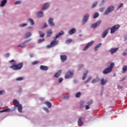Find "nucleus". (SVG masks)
<instances>
[{
	"label": "nucleus",
	"instance_id": "obj_1",
	"mask_svg": "<svg viewBox=\"0 0 127 127\" xmlns=\"http://www.w3.org/2000/svg\"><path fill=\"white\" fill-rule=\"evenodd\" d=\"M63 34H64V32H63V31H61L58 34H56L54 40L51 42L50 45L47 46V48H52V47L58 45V44H59V41H57V38H59L61 35H63Z\"/></svg>",
	"mask_w": 127,
	"mask_h": 127
},
{
	"label": "nucleus",
	"instance_id": "obj_2",
	"mask_svg": "<svg viewBox=\"0 0 127 127\" xmlns=\"http://www.w3.org/2000/svg\"><path fill=\"white\" fill-rule=\"evenodd\" d=\"M9 62L10 63H11V64H12L10 66V68L11 69H12L13 70H20V69H21V68H22L23 66V63H20L17 64H15L16 63L13 60L10 61Z\"/></svg>",
	"mask_w": 127,
	"mask_h": 127
},
{
	"label": "nucleus",
	"instance_id": "obj_3",
	"mask_svg": "<svg viewBox=\"0 0 127 127\" xmlns=\"http://www.w3.org/2000/svg\"><path fill=\"white\" fill-rule=\"evenodd\" d=\"M111 72H112V64H110L109 67L104 69L102 73L104 75H106L107 74H109V73H111Z\"/></svg>",
	"mask_w": 127,
	"mask_h": 127
},
{
	"label": "nucleus",
	"instance_id": "obj_4",
	"mask_svg": "<svg viewBox=\"0 0 127 127\" xmlns=\"http://www.w3.org/2000/svg\"><path fill=\"white\" fill-rule=\"evenodd\" d=\"M73 74H74V71L69 70L66 72V73L65 75V79H69V78H71V77L73 76Z\"/></svg>",
	"mask_w": 127,
	"mask_h": 127
},
{
	"label": "nucleus",
	"instance_id": "obj_5",
	"mask_svg": "<svg viewBox=\"0 0 127 127\" xmlns=\"http://www.w3.org/2000/svg\"><path fill=\"white\" fill-rule=\"evenodd\" d=\"M110 30H111V33H112V28H108L103 32L102 35V38H105L107 36Z\"/></svg>",
	"mask_w": 127,
	"mask_h": 127
},
{
	"label": "nucleus",
	"instance_id": "obj_6",
	"mask_svg": "<svg viewBox=\"0 0 127 127\" xmlns=\"http://www.w3.org/2000/svg\"><path fill=\"white\" fill-rule=\"evenodd\" d=\"M112 12V6H109L103 13V15H108Z\"/></svg>",
	"mask_w": 127,
	"mask_h": 127
},
{
	"label": "nucleus",
	"instance_id": "obj_7",
	"mask_svg": "<svg viewBox=\"0 0 127 127\" xmlns=\"http://www.w3.org/2000/svg\"><path fill=\"white\" fill-rule=\"evenodd\" d=\"M120 26L119 24L115 25L114 26L112 27V33H114V32H116L117 30L120 28Z\"/></svg>",
	"mask_w": 127,
	"mask_h": 127
},
{
	"label": "nucleus",
	"instance_id": "obj_8",
	"mask_svg": "<svg viewBox=\"0 0 127 127\" xmlns=\"http://www.w3.org/2000/svg\"><path fill=\"white\" fill-rule=\"evenodd\" d=\"M93 43H94V41H92L89 43H88L86 46L83 49V51H86V50H87V49H88V48H89V47L92 46V45H93Z\"/></svg>",
	"mask_w": 127,
	"mask_h": 127
},
{
	"label": "nucleus",
	"instance_id": "obj_9",
	"mask_svg": "<svg viewBox=\"0 0 127 127\" xmlns=\"http://www.w3.org/2000/svg\"><path fill=\"white\" fill-rule=\"evenodd\" d=\"M101 22H102V21H98L96 23L93 24L90 26L91 28H96V27H98V26L101 24Z\"/></svg>",
	"mask_w": 127,
	"mask_h": 127
},
{
	"label": "nucleus",
	"instance_id": "obj_10",
	"mask_svg": "<svg viewBox=\"0 0 127 127\" xmlns=\"http://www.w3.org/2000/svg\"><path fill=\"white\" fill-rule=\"evenodd\" d=\"M61 60L62 62H65L67 60V56L66 55H62L60 56Z\"/></svg>",
	"mask_w": 127,
	"mask_h": 127
},
{
	"label": "nucleus",
	"instance_id": "obj_11",
	"mask_svg": "<svg viewBox=\"0 0 127 127\" xmlns=\"http://www.w3.org/2000/svg\"><path fill=\"white\" fill-rule=\"evenodd\" d=\"M89 18V14H86L83 17V19H82V21L83 22V24L86 23L87 22V20H88V19Z\"/></svg>",
	"mask_w": 127,
	"mask_h": 127
},
{
	"label": "nucleus",
	"instance_id": "obj_12",
	"mask_svg": "<svg viewBox=\"0 0 127 127\" xmlns=\"http://www.w3.org/2000/svg\"><path fill=\"white\" fill-rule=\"evenodd\" d=\"M31 40V39L28 40L27 41H25L23 43L19 45L18 46V47H22V48L25 47V43L27 42H29V41Z\"/></svg>",
	"mask_w": 127,
	"mask_h": 127
},
{
	"label": "nucleus",
	"instance_id": "obj_13",
	"mask_svg": "<svg viewBox=\"0 0 127 127\" xmlns=\"http://www.w3.org/2000/svg\"><path fill=\"white\" fill-rule=\"evenodd\" d=\"M48 22L50 26H54V23H53V18H50Z\"/></svg>",
	"mask_w": 127,
	"mask_h": 127
},
{
	"label": "nucleus",
	"instance_id": "obj_14",
	"mask_svg": "<svg viewBox=\"0 0 127 127\" xmlns=\"http://www.w3.org/2000/svg\"><path fill=\"white\" fill-rule=\"evenodd\" d=\"M13 105L15 106V107H18L19 105H20V104H19V102H18L17 100L14 99L13 101Z\"/></svg>",
	"mask_w": 127,
	"mask_h": 127
},
{
	"label": "nucleus",
	"instance_id": "obj_15",
	"mask_svg": "<svg viewBox=\"0 0 127 127\" xmlns=\"http://www.w3.org/2000/svg\"><path fill=\"white\" fill-rule=\"evenodd\" d=\"M62 71L61 70H59L57 72H56L55 75L54 77L56 78H59L60 75L61 74Z\"/></svg>",
	"mask_w": 127,
	"mask_h": 127
},
{
	"label": "nucleus",
	"instance_id": "obj_16",
	"mask_svg": "<svg viewBox=\"0 0 127 127\" xmlns=\"http://www.w3.org/2000/svg\"><path fill=\"white\" fill-rule=\"evenodd\" d=\"M107 79H105L104 78H102L101 80H100V85H101V86H104L105 85V84H106V83H107Z\"/></svg>",
	"mask_w": 127,
	"mask_h": 127
},
{
	"label": "nucleus",
	"instance_id": "obj_17",
	"mask_svg": "<svg viewBox=\"0 0 127 127\" xmlns=\"http://www.w3.org/2000/svg\"><path fill=\"white\" fill-rule=\"evenodd\" d=\"M75 32H76V29L72 28L68 32V33L69 35H72V34H74Z\"/></svg>",
	"mask_w": 127,
	"mask_h": 127
},
{
	"label": "nucleus",
	"instance_id": "obj_18",
	"mask_svg": "<svg viewBox=\"0 0 127 127\" xmlns=\"http://www.w3.org/2000/svg\"><path fill=\"white\" fill-rule=\"evenodd\" d=\"M77 123L78 126L79 127H81V126H83V125H84V123H83V122H82V118H80L78 119Z\"/></svg>",
	"mask_w": 127,
	"mask_h": 127
},
{
	"label": "nucleus",
	"instance_id": "obj_19",
	"mask_svg": "<svg viewBox=\"0 0 127 127\" xmlns=\"http://www.w3.org/2000/svg\"><path fill=\"white\" fill-rule=\"evenodd\" d=\"M40 68L41 69V70H43L44 71H47V70H48V66H44V65H41L40 66Z\"/></svg>",
	"mask_w": 127,
	"mask_h": 127
},
{
	"label": "nucleus",
	"instance_id": "obj_20",
	"mask_svg": "<svg viewBox=\"0 0 127 127\" xmlns=\"http://www.w3.org/2000/svg\"><path fill=\"white\" fill-rule=\"evenodd\" d=\"M100 81V77H97L96 78H94L93 79L92 81V84H94V83H97Z\"/></svg>",
	"mask_w": 127,
	"mask_h": 127
},
{
	"label": "nucleus",
	"instance_id": "obj_21",
	"mask_svg": "<svg viewBox=\"0 0 127 127\" xmlns=\"http://www.w3.org/2000/svg\"><path fill=\"white\" fill-rule=\"evenodd\" d=\"M49 7V4L48 3H46L44 4L43 6V10H44V9H47Z\"/></svg>",
	"mask_w": 127,
	"mask_h": 127
},
{
	"label": "nucleus",
	"instance_id": "obj_22",
	"mask_svg": "<svg viewBox=\"0 0 127 127\" xmlns=\"http://www.w3.org/2000/svg\"><path fill=\"white\" fill-rule=\"evenodd\" d=\"M38 17H42L43 16V12L42 11H40L37 13Z\"/></svg>",
	"mask_w": 127,
	"mask_h": 127
},
{
	"label": "nucleus",
	"instance_id": "obj_23",
	"mask_svg": "<svg viewBox=\"0 0 127 127\" xmlns=\"http://www.w3.org/2000/svg\"><path fill=\"white\" fill-rule=\"evenodd\" d=\"M51 34H52V30L50 29L47 32V37L51 36Z\"/></svg>",
	"mask_w": 127,
	"mask_h": 127
},
{
	"label": "nucleus",
	"instance_id": "obj_24",
	"mask_svg": "<svg viewBox=\"0 0 127 127\" xmlns=\"http://www.w3.org/2000/svg\"><path fill=\"white\" fill-rule=\"evenodd\" d=\"M7 2V0H3L1 1V3L0 6H4L5 5V3Z\"/></svg>",
	"mask_w": 127,
	"mask_h": 127
},
{
	"label": "nucleus",
	"instance_id": "obj_25",
	"mask_svg": "<svg viewBox=\"0 0 127 127\" xmlns=\"http://www.w3.org/2000/svg\"><path fill=\"white\" fill-rule=\"evenodd\" d=\"M89 72V70H87L83 73V76H82V80H84L86 79V76H87V74Z\"/></svg>",
	"mask_w": 127,
	"mask_h": 127
},
{
	"label": "nucleus",
	"instance_id": "obj_26",
	"mask_svg": "<svg viewBox=\"0 0 127 127\" xmlns=\"http://www.w3.org/2000/svg\"><path fill=\"white\" fill-rule=\"evenodd\" d=\"M25 37L24 38L25 39L26 38H28L31 36V32H27L25 35Z\"/></svg>",
	"mask_w": 127,
	"mask_h": 127
},
{
	"label": "nucleus",
	"instance_id": "obj_27",
	"mask_svg": "<svg viewBox=\"0 0 127 127\" xmlns=\"http://www.w3.org/2000/svg\"><path fill=\"white\" fill-rule=\"evenodd\" d=\"M17 107L18 112H19V113H21V112H22V106H21V105L20 104L18 105Z\"/></svg>",
	"mask_w": 127,
	"mask_h": 127
},
{
	"label": "nucleus",
	"instance_id": "obj_28",
	"mask_svg": "<svg viewBox=\"0 0 127 127\" xmlns=\"http://www.w3.org/2000/svg\"><path fill=\"white\" fill-rule=\"evenodd\" d=\"M119 50V48H115L112 49V54H114V53H116V52Z\"/></svg>",
	"mask_w": 127,
	"mask_h": 127
},
{
	"label": "nucleus",
	"instance_id": "obj_29",
	"mask_svg": "<svg viewBox=\"0 0 127 127\" xmlns=\"http://www.w3.org/2000/svg\"><path fill=\"white\" fill-rule=\"evenodd\" d=\"M45 104L48 107V108H51V103H50L49 101H47L45 102Z\"/></svg>",
	"mask_w": 127,
	"mask_h": 127
},
{
	"label": "nucleus",
	"instance_id": "obj_30",
	"mask_svg": "<svg viewBox=\"0 0 127 127\" xmlns=\"http://www.w3.org/2000/svg\"><path fill=\"white\" fill-rule=\"evenodd\" d=\"M122 70H123L122 73H126V72H127V66L126 65L124 66L122 68Z\"/></svg>",
	"mask_w": 127,
	"mask_h": 127
},
{
	"label": "nucleus",
	"instance_id": "obj_31",
	"mask_svg": "<svg viewBox=\"0 0 127 127\" xmlns=\"http://www.w3.org/2000/svg\"><path fill=\"white\" fill-rule=\"evenodd\" d=\"M39 34L40 35V38H43L45 36V34L42 33V32H41V31H40L39 32Z\"/></svg>",
	"mask_w": 127,
	"mask_h": 127
},
{
	"label": "nucleus",
	"instance_id": "obj_32",
	"mask_svg": "<svg viewBox=\"0 0 127 127\" xmlns=\"http://www.w3.org/2000/svg\"><path fill=\"white\" fill-rule=\"evenodd\" d=\"M10 109L9 108H7L6 109H4L3 110H1L0 111V113H3L4 112H10Z\"/></svg>",
	"mask_w": 127,
	"mask_h": 127
},
{
	"label": "nucleus",
	"instance_id": "obj_33",
	"mask_svg": "<svg viewBox=\"0 0 127 127\" xmlns=\"http://www.w3.org/2000/svg\"><path fill=\"white\" fill-rule=\"evenodd\" d=\"M101 45H102V44H99L98 45H97L95 48H94V50H95V51H97V50H98V49L99 47H101Z\"/></svg>",
	"mask_w": 127,
	"mask_h": 127
},
{
	"label": "nucleus",
	"instance_id": "obj_34",
	"mask_svg": "<svg viewBox=\"0 0 127 127\" xmlns=\"http://www.w3.org/2000/svg\"><path fill=\"white\" fill-rule=\"evenodd\" d=\"M44 40H45V39L44 38L39 39L37 41V43H41V42H43V41H44Z\"/></svg>",
	"mask_w": 127,
	"mask_h": 127
},
{
	"label": "nucleus",
	"instance_id": "obj_35",
	"mask_svg": "<svg viewBox=\"0 0 127 127\" xmlns=\"http://www.w3.org/2000/svg\"><path fill=\"white\" fill-rule=\"evenodd\" d=\"M76 98H80L81 97V92H78L75 94Z\"/></svg>",
	"mask_w": 127,
	"mask_h": 127
},
{
	"label": "nucleus",
	"instance_id": "obj_36",
	"mask_svg": "<svg viewBox=\"0 0 127 127\" xmlns=\"http://www.w3.org/2000/svg\"><path fill=\"white\" fill-rule=\"evenodd\" d=\"M72 42V39H68L66 40L65 43L66 44H69V43H71Z\"/></svg>",
	"mask_w": 127,
	"mask_h": 127
},
{
	"label": "nucleus",
	"instance_id": "obj_37",
	"mask_svg": "<svg viewBox=\"0 0 127 127\" xmlns=\"http://www.w3.org/2000/svg\"><path fill=\"white\" fill-rule=\"evenodd\" d=\"M91 79H92V76H90L88 79L84 82V84H87V83L90 82V81H91Z\"/></svg>",
	"mask_w": 127,
	"mask_h": 127
},
{
	"label": "nucleus",
	"instance_id": "obj_38",
	"mask_svg": "<svg viewBox=\"0 0 127 127\" xmlns=\"http://www.w3.org/2000/svg\"><path fill=\"white\" fill-rule=\"evenodd\" d=\"M97 4H98V2L97 1L94 2L91 6L92 8H94V7H95L96 5H97Z\"/></svg>",
	"mask_w": 127,
	"mask_h": 127
},
{
	"label": "nucleus",
	"instance_id": "obj_39",
	"mask_svg": "<svg viewBox=\"0 0 127 127\" xmlns=\"http://www.w3.org/2000/svg\"><path fill=\"white\" fill-rule=\"evenodd\" d=\"M28 20L30 22L31 25H33V24H34V21L32 19H29Z\"/></svg>",
	"mask_w": 127,
	"mask_h": 127
},
{
	"label": "nucleus",
	"instance_id": "obj_40",
	"mask_svg": "<svg viewBox=\"0 0 127 127\" xmlns=\"http://www.w3.org/2000/svg\"><path fill=\"white\" fill-rule=\"evenodd\" d=\"M99 16V13L98 12H96L93 16L94 18H97V17H98Z\"/></svg>",
	"mask_w": 127,
	"mask_h": 127
},
{
	"label": "nucleus",
	"instance_id": "obj_41",
	"mask_svg": "<svg viewBox=\"0 0 127 127\" xmlns=\"http://www.w3.org/2000/svg\"><path fill=\"white\" fill-rule=\"evenodd\" d=\"M24 78L21 77H19L16 79V81H22V80H24Z\"/></svg>",
	"mask_w": 127,
	"mask_h": 127
},
{
	"label": "nucleus",
	"instance_id": "obj_42",
	"mask_svg": "<svg viewBox=\"0 0 127 127\" xmlns=\"http://www.w3.org/2000/svg\"><path fill=\"white\" fill-rule=\"evenodd\" d=\"M38 63H39V61H34V62H32V64L33 65H36V64H38Z\"/></svg>",
	"mask_w": 127,
	"mask_h": 127
},
{
	"label": "nucleus",
	"instance_id": "obj_43",
	"mask_svg": "<svg viewBox=\"0 0 127 127\" xmlns=\"http://www.w3.org/2000/svg\"><path fill=\"white\" fill-rule=\"evenodd\" d=\"M93 104V100H90L88 102H87V104L90 106V105H92Z\"/></svg>",
	"mask_w": 127,
	"mask_h": 127
},
{
	"label": "nucleus",
	"instance_id": "obj_44",
	"mask_svg": "<svg viewBox=\"0 0 127 127\" xmlns=\"http://www.w3.org/2000/svg\"><path fill=\"white\" fill-rule=\"evenodd\" d=\"M64 100H67V99H69V95L67 94L65 96H64Z\"/></svg>",
	"mask_w": 127,
	"mask_h": 127
},
{
	"label": "nucleus",
	"instance_id": "obj_45",
	"mask_svg": "<svg viewBox=\"0 0 127 127\" xmlns=\"http://www.w3.org/2000/svg\"><path fill=\"white\" fill-rule=\"evenodd\" d=\"M20 3H21V1H20V0L16 1L15 2V4H20Z\"/></svg>",
	"mask_w": 127,
	"mask_h": 127
},
{
	"label": "nucleus",
	"instance_id": "obj_46",
	"mask_svg": "<svg viewBox=\"0 0 127 127\" xmlns=\"http://www.w3.org/2000/svg\"><path fill=\"white\" fill-rule=\"evenodd\" d=\"M43 110L44 111H45V112H47V113H49V110H48V108H46V107H44L43 108Z\"/></svg>",
	"mask_w": 127,
	"mask_h": 127
},
{
	"label": "nucleus",
	"instance_id": "obj_47",
	"mask_svg": "<svg viewBox=\"0 0 127 127\" xmlns=\"http://www.w3.org/2000/svg\"><path fill=\"white\" fill-rule=\"evenodd\" d=\"M104 10H105V8L104 7H102L99 9V11H100V12H103Z\"/></svg>",
	"mask_w": 127,
	"mask_h": 127
},
{
	"label": "nucleus",
	"instance_id": "obj_48",
	"mask_svg": "<svg viewBox=\"0 0 127 127\" xmlns=\"http://www.w3.org/2000/svg\"><path fill=\"white\" fill-rule=\"evenodd\" d=\"M123 55L124 56H126V55H127V49L123 53Z\"/></svg>",
	"mask_w": 127,
	"mask_h": 127
},
{
	"label": "nucleus",
	"instance_id": "obj_49",
	"mask_svg": "<svg viewBox=\"0 0 127 127\" xmlns=\"http://www.w3.org/2000/svg\"><path fill=\"white\" fill-rule=\"evenodd\" d=\"M5 91L4 90H0V95H3L4 94Z\"/></svg>",
	"mask_w": 127,
	"mask_h": 127
},
{
	"label": "nucleus",
	"instance_id": "obj_50",
	"mask_svg": "<svg viewBox=\"0 0 127 127\" xmlns=\"http://www.w3.org/2000/svg\"><path fill=\"white\" fill-rule=\"evenodd\" d=\"M63 81V78H60L59 79V83H62V81Z\"/></svg>",
	"mask_w": 127,
	"mask_h": 127
},
{
	"label": "nucleus",
	"instance_id": "obj_51",
	"mask_svg": "<svg viewBox=\"0 0 127 127\" xmlns=\"http://www.w3.org/2000/svg\"><path fill=\"white\" fill-rule=\"evenodd\" d=\"M26 25H27V24L24 23L22 25H20V26H21L22 27H24V26H26Z\"/></svg>",
	"mask_w": 127,
	"mask_h": 127
},
{
	"label": "nucleus",
	"instance_id": "obj_52",
	"mask_svg": "<svg viewBox=\"0 0 127 127\" xmlns=\"http://www.w3.org/2000/svg\"><path fill=\"white\" fill-rule=\"evenodd\" d=\"M89 109H90V107H89L88 105L85 106V110H89Z\"/></svg>",
	"mask_w": 127,
	"mask_h": 127
},
{
	"label": "nucleus",
	"instance_id": "obj_53",
	"mask_svg": "<svg viewBox=\"0 0 127 127\" xmlns=\"http://www.w3.org/2000/svg\"><path fill=\"white\" fill-rule=\"evenodd\" d=\"M123 5H124L123 3L120 4V5L118 6V9L121 8V7H122V6H123Z\"/></svg>",
	"mask_w": 127,
	"mask_h": 127
},
{
	"label": "nucleus",
	"instance_id": "obj_54",
	"mask_svg": "<svg viewBox=\"0 0 127 127\" xmlns=\"http://www.w3.org/2000/svg\"><path fill=\"white\" fill-rule=\"evenodd\" d=\"M29 56L31 58H32L34 56V55L33 54H30Z\"/></svg>",
	"mask_w": 127,
	"mask_h": 127
},
{
	"label": "nucleus",
	"instance_id": "obj_55",
	"mask_svg": "<svg viewBox=\"0 0 127 127\" xmlns=\"http://www.w3.org/2000/svg\"><path fill=\"white\" fill-rule=\"evenodd\" d=\"M48 26V25H47V24L45 23L44 25V28H46V27H47Z\"/></svg>",
	"mask_w": 127,
	"mask_h": 127
},
{
	"label": "nucleus",
	"instance_id": "obj_56",
	"mask_svg": "<svg viewBox=\"0 0 127 127\" xmlns=\"http://www.w3.org/2000/svg\"><path fill=\"white\" fill-rule=\"evenodd\" d=\"M114 66H115V64L114 63H112V69L114 67Z\"/></svg>",
	"mask_w": 127,
	"mask_h": 127
},
{
	"label": "nucleus",
	"instance_id": "obj_57",
	"mask_svg": "<svg viewBox=\"0 0 127 127\" xmlns=\"http://www.w3.org/2000/svg\"><path fill=\"white\" fill-rule=\"evenodd\" d=\"M118 88H119V89H122V88H123V86L121 85H118Z\"/></svg>",
	"mask_w": 127,
	"mask_h": 127
},
{
	"label": "nucleus",
	"instance_id": "obj_58",
	"mask_svg": "<svg viewBox=\"0 0 127 127\" xmlns=\"http://www.w3.org/2000/svg\"><path fill=\"white\" fill-rule=\"evenodd\" d=\"M5 56L8 57V56H9V54H6Z\"/></svg>",
	"mask_w": 127,
	"mask_h": 127
},
{
	"label": "nucleus",
	"instance_id": "obj_59",
	"mask_svg": "<svg viewBox=\"0 0 127 127\" xmlns=\"http://www.w3.org/2000/svg\"><path fill=\"white\" fill-rule=\"evenodd\" d=\"M106 0H103L102 1V4H103V3H105V1Z\"/></svg>",
	"mask_w": 127,
	"mask_h": 127
},
{
	"label": "nucleus",
	"instance_id": "obj_60",
	"mask_svg": "<svg viewBox=\"0 0 127 127\" xmlns=\"http://www.w3.org/2000/svg\"><path fill=\"white\" fill-rule=\"evenodd\" d=\"M124 80H126V76L123 78L122 81H124Z\"/></svg>",
	"mask_w": 127,
	"mask_h": 127
},
{
	"label": "nucleus",
	"instance_id": "obj_61",
	"mask_svg": "<svg viewBox=\"0 0 127 127\" xmlns=\"http://www.w3.org/2000/svg\"><path fill=\"white\" fill-rule=\"evenodd\" d=\"M40 100L41 101H43V100H44V98H40Z\"/></svg>",
	"mask_w": 127,
	"mask_h": 127
},
{
	"label": "nucleus",
	"instance_id": "obj_62",
	"mask_svg": "<svg viewBox=\"0 0 127 127\" xmlns=\"http://www.w3.org/2000/svg\"><path fill=\"white\" fill-rule=\"evenodd\" d=\"M116 73H114V74H113V77H116Z\"/></svg>",
	"mask_w": 127,
	"mask_h": 127
},
{
	"label": "nucleus",
	"instance_id": "obj_63",
	"mask_svg": "<svg viewBox=\"0 0 127 127\" xmlns=\"http://www.w3.org/2000/svg\"><path fill=\"white\" fill-rule=\"evenodd\" d=\"M28 29H30V28H32V27H28L27 28Z\"/></svg>",
	"mask_w": 127,
	"mask_h": 127
},
{
	"label": "nucleus",
	"instance_id": "obj_64",
	"mask_svg": "<svg viewBox=\"0 0 127 127\" xmlns=\"http://www.w3.org/2000/svg\"><path fill=\"white\" fill-rule=\"evenodd\" d=\"M110 52H111V53H112V49H111L110 50Z\"/></svg>",
	"mask_w": 127,
	"mask_h": 127
}]
</instances>
